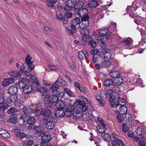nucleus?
<instances>
[{"instance_id": "obj_1", "label": "nucleus", "mask_w": 146, "mask_h": 146, "mask_svg": "<svg viewBox=\"0 0 146 146\" xmlns=\"http://www.w3.org/2000/svg\"><path fill=\"white\" fill-rule=\"evenodd\" d=\"M98 56L102 59H105L101 62V65L104 68H107L111 65V60H113V54L110 50L106 48H102L99 51Z\"/></svg>"}, {"instance_id": "obj_2", "label": "nucleus", "mask_w": 146, "mask_h": 146, "mask_svg": "<svg viewBox=\"0 0 146 146\" xmlns=\"http://www.w3.org/2000/svg\"><path fill=\"white\" fill-rule=\"evenodd\" d=\"M109 32L108 29L107 28H102L100 29L99 31V34L102 35L101 36L96 35V38L98 40L102 41L104 39V37L106 40H108V34Z\"/></svg>"}, {"instance_id": "obj_3", "label": "nucleus", "mask_w": 146, "mask_h": 146, "mask_svg": "<svg viewBox=\"0 0 146 146\" xmlns=\"http://www.w3.org/2000/svg\"><path fill=\"white\" fill-rule=\"evenodd\" d=\"M80 22V18H75L72 21V23L71 25V29L66 28V31L70 34H73L76 31V26L79 24Z\"/></svg>"}, {"instance_id": "obj_4", "label": "nucleus", "mask_w": 146, "mask_h": 146, "mask_svg": "<svg viewBox=\"0 0 146 146\" xmlns=\"http://www.w3.org/2000/svg\"><path fill=\"white\" fill-rule=\"evenodd\" d=\"M21 118L23 120V123L26 122L28 125L33 124L35 121V119L34 117L27 116L25 114H22Z\"/></svg>"}, {"instance_id": "obj_5", "label": "nucleus", "mask_w": 146, "mask_h": 146, "mask_svg": "<svg viewBox=\"0 0 146 146\" xmlns=\"http://www.w3.org/2000/svg\"><path fill=\"white\" fill-rule=\"evenodd\" d=\"M33 129L34 131V135L35 136L38 137L42 135L44 130V127L42 125H34Z\"/></svg>"}, {"instance_id": "obj_6", "label": "nucleus", "mask_w": 146, "mask_h": 146, "mask_svg": "<svg viewBox=\"0 0 146 146\" xmlns=\"http://www.w3.org/2000/svg\"><path fill=\"white\" fill-rule=\"evenodd\" d=\"M69 102H70V101ZM70 104V103L68 102H64L63 101L61 100H58L55 104V105L57 108L65 109V108L68 109L69 107H68V106Z\"/></svg>"}, {"instance_id": "obj_7", "label": "nucleus", "mask_w": 146, "mask_h": 146, "mask_svg": "<svg viewBox=\"0 0 146 146\" xmlns=\"http://www.w3.org/2000/svg\"><path fill=\"white\" fill-rule=\"evenodd\" d=\"M76 2L75 0H67L66 3V6L64 9L67 11H70L74 9V3Z\"/></svg>"}, {"instance_id": "obj_8", "label": "nucleus", "mask_w": 146, "mask_h": 146, "mask_svg": "<svg viewBox=\"0 0 146 146\" xmlns=\"http://www.w3.org/2000/svg\"><path fill=\"white\" fill-rule=\"evenodd\" d=\"M51 135L49 134L45 135L42 136L41 137V143H40V146L41 145H47L46 143H48L50 141L51 139Z\"/></svg>"}, {"instance_id": "obj_9", "label": "nucleus", "mask_w": 146, "mask_h": 146, "mask_svg": "<svg viewBox=\"0 0 146 146\" xmlns=\"http://www.w3.org/2000/svg\"><path fill=\"white\" fill-rule=\"evenodd\" d=\"M13 133L20 139L23 138L26 136V134L21 129H15L13 131Z\"/></svg>"}, {"instance_id": "obj_10", "label": "nucleus", "mask_w": 146, "mask_h": 146, "mask_svg": "<svg viewBox=\"0 0 146 146\" xmlns=\"http://www.w3.org/2000/svg\"><path fill=\"white\" fill-rule=\"evenodd\" d=\"M88 11L85 8H82L80 9L78 12V15L80 18L86 17H88L87 14Z\"/></svg>"}, {"instance_id": "obj_11", "label": "nucleus", "mask_w": 146, "mask_h": 146, "mask_svg": "<svg viewBox=\"0 0 146 146\" xmlns=\"http://www.w3.org/2000/svg\"><path fill=\"white\" fill-rule=\"evenodd\" d=\"M123 78L119 76L115 78L113 82V86H119L123 82Z\"/></svg>"}, {"instance_id": "obj_12", "label": "nucleus", "mask_w": 146, "mask_h": 146, "mask_svg": "<svg viewBox=\"0 0 146 146\" xmlns=\"http://www.w3.org/2000/svg\"><path fill=\"white\" fill-rule=\"evenodd\" d=\"M126 101L124 99L121 98L119 99L117 102H115L113 103L112 105L113 106H115V108H116L119 106L122 105L125 106L126 104Z\"/></svg>"}, {"instance_id": "obj_13", "label": "nucleus", "mask_w": 146, "mask_h": 146, "mask_svg": "<svg viewBox=\"0 0 146 146\" xmlns=\"http://www.w3.org/2000/svg\"><path fill=\"white\" fill-rule=\"evenodd\" d=\"M111 144L112 146H125L123 141L119 139L113 140Z\"/></svg>"}, {"instance_id": "obj_14", "label": "nucleus", "mask_w": 146, "mask_h": 146, "mask_svg": "<svg viewBox=\"0 0 146 146\" xmlns=\"http://www.w3.org/2000/svg\"><path fill=\"white\" fill-rule=\"evenodd\" d=\"M14 81V79L13 78H8L5 79L3 81L2 84L3 86H6L9 85L11 83H13Z\"/></svg>"}, {"instance_id": "obj_15", "label": "nucleus", "mask_w": 146, "mask_h": 146, "mask_svg": "<svg viewBox=\"0 0 146 146\" xmlns=\"http://www.w3.org/2000/svg\"><path fill=\"white\" fill-rule=\"evenodd\" d=\"M65 109L57 108L56 110L55 115L57 117H62L64 115V111Z\"/></svg>"}, {"instance_id": "obj_16", "label": "nucleus", "mask_w": 146, "mask_h": 146, "mask_svg": "<svg viewBox=\"0 0 146 146\" xmlns=\"http://www.w3.org/2000/svg\"><path fill=\"white\" fill-rule=\"evenodd\" d=\"M8 93L10 95L17 94L18 92V89L17 87L11 86L8 89Z\"/></svg>"}, {"instance_id": "obj_17", "label": "nucleus", "mask_w": 146, "mask_h": 146, "mask_svg": "<svg viewBox=\"0 0 146 146\" xmlns=\"http://www.w3.org/2000/svg\"><path fill=\"white\" fill-rule=\"evenodd\" d=\"M70 105V104L68 106V107H69V108H68V109L65 108V110L64 111V115L67 117L70 116L72 114V111L71 110L72 107Z\"/></svg>"}, {"instance_id": "obj_18", "label": "nucleus", "mask_w": 146, "mask_h": 146, "mask_svg": "<svg viewBox=\"0 0 146 146\" xmlns=\"http://www.w3.org/2000/svg\"><path fill=\"white\" fill-rule=\"evenodd\" d=\"M123 42L124 44L125 48L127 49L129 48V46H128L132 44L133 43V40L131 38L128 37L124 40Z\"/></svg>"}, {"instance_id": "obj_19", "label": "nucleus", "mask_w": 146, "mask_h": 146, "mask_svg": "<svg viewBox=\"0 0 146 146\" xmlns=\"http://www.w3.org/2000/svg\"><path fill=\"white\" fill-rule=\"evenodd\" d=\"M11 96L9 97V100L11 102H14V105H17L18 102H17L18 97L17 94L10 95Z\"/></svg>"}, {"instance_id": "obj_20", "label": "nucleus", "mask_w": 146, "mask_h": 146, "mask_svg": "<svg viewBox=\"0 0 146 146\" xmlns=\"http://www.w3.org/2000/svg\"><path fill=\"white\" fill-rule=\"evenodd\" d=\"M84 5V3L81 0H78L76 1L74 3V9H78L81 8Z\"/></svg>"}, {"instance_id": "obj_21", "label": "nucleus", "mask_w": 146, "mask_h": 146, "mask_svg": "<svg viewBox=\"0 0 146 146\" xmlns=\"http://www.w3.org/2000/svg\"><path fill=\"white\" fill-rule=\"evenodd\" d=\"M24 78H21L19 81V82L17 83L16 84L17 87L20 89H23V88L25 86V84L24 81H23Z\"/></svg>"}, {"instance_id": "obj_22", "label": "nucleus", "mask_w": 146, "mask_h": 146, "mask_svg": "<svg viewBox=\"0 0 146 146\" xmlns=\"http://www.w3.org/2000/svg\"><path fill=\"white\" fill-rule=\"evenodd\" d=\"M8 74L10 76L15 77L19 78L21 76V74L20 73L14 70L8 72Z\"/></svg>"}, {"instance_id": "obj_23", "label": "nucleus", "mask_w": 146, "mask_h": 146, "mask_svg": "<svg viewBox=\"0 0 146 146\" xmlns=\"http://www.w3.org/2000/svg\"><path fill=\"white\" fill-rule=\"evenodd\" d=\"M134 3L133 4L132 6H130L127 7V11L128 13H133L138 8V6H137L135 7L133 5Z\"/></svg>"}, {"instance_id": "obj_24", "label": "nucleus", "mask_w": 146, "mask_h": 146, "mask_svg": "<svg viewBox=\"0 0 146 146\" xmlns=\"http://www.w3.org/2000/svg\"><path fill=\"white\" fill-rule=\"evenodd\" d=\"M33 109L32 107L30 106H27L24 107L22 109V110L24 112V114L26 115L27 113L33 112Z\"/></svg>"}, {"instance_id": "obj_25", "label": "nucleus", "mask_w": 146, "mask_h": 146, "mask_svg": "<svg viewBox=\"0 0 146 146\" xmlns=\"http://www.w3.org/2000/svg\"><path fill=\"white\" fill-rule=\"evenodd\" d=\"M0 135L3 137L7 138H9L10 137V135L7 131L3 129L0 128Z\"/></svg>"}, {"instance_id": "obj_26", "label": "nucleus", "mask_w": 146, "mask_h": 146, "mask_svg": "<svg viewBox=\"0 0 146 146\" xmlns=\"http://www.w3.org/2000/svg\"><path fill=\"white\" fill-rule=\"evenodd\" d=\"M98 5V2L95 0L90 1H89L88 3V7L92 8L97 7Z\"/></svg>"}, {"instance_id": "obj_27", "label": "nucleus", "mask_w": 146, "mask_h": 146, "mask_svg": "<svg viewBox=\"0 0 146 146\" xmlns=\"http://www.w3.org/2000/svg\"><path fill=\"white\" fill-rule=\"evenodd\" d=\"M101 137L104 140L107 141H110L111 140V137L108 133H103L101 135Z\"/></svg>"}, {"instance_id": "obj_28", "label": "nucleus", "mask_w": 146, "mask_h": 146, "mask_svg": "<svg viewBox=\"0 0 146 146\" xmlns=\"http://www.w3.org/2000/svg\"><path fill=\"white\" fill-rule=\"evenodd\" d=\"M85 50L83 49L82 51L78 53V56L81 60H83L84 57L85 58L88 56V54L87 53L85 54Z\"/></svg>"}, {"instance_id": "obj_29", "label": "nucleus", "mask_w": 146, "mask_h": 146, "mask_svg": "<svg viewBox=\"0 0 146 146\" xmlns=\"http://www.w3.org/2000/svg\"><path fill=\"white\" fill-rule=\"evenodd\" d=\"M23 92L25 94H28L31 92L32 91L31 87L26 84L23 90Z\"/></svg>"}, {"instance_id": "obj_30", "label": "nucleus", "mask_w": 146, "mask_h": 146, "mask_svg": "<svg viewBox=\"0 0 146 146\" xmlns=\"http://www.w3.org/2000/svg\"><path fill=\"white\" fill-rule=\"evenodd\" d=\"M119 111L120 114L123 115L127 113V109L125 106L122 105L120 106Z\"/></svg>"}, {"instance_id": "obj_31", "label": "nucleus", "mask_w": 146, "mask_h": 146, "mask_svg": "<svg viewBox=\"0 0 146 146\" xmlns=\"http://www.w3.org/2000/svg\"><path fill=\"white\" fill-rule=\"evenodd\" d=\"M106 124H100L97 127L98 131L100 133H103L106 131Z\"/></svg>"}, {"instance_id": "obj_32", "label": "nucleus", "mask_w": 146, "mask_h": 146, "mask_svg": "<svg viewBox=\"0 0 146 146\" xmlns=\"http://www.w3.org/2000/svg\"><path fill=\"white\" fill-rule=\"evenodd\" d=\"M123 117H124V120L126 122H129L133 120V118L131 117V115L129 113L125 114Z\"/></svg>"}, {"instance_id": "obj_33", "label": "nucleus", "mask_w": 146, "mask_h": 146, "mask_svg": "<svg viewBox=\"0 0 146 146\" xmlns=\"http://www.w3.org/2000/svg\"><path fill=\"white\" fill-rule=\"evenodd\" d=\"M89 19L88 17H86L82 18L81 20L83 24L85 25L86 27H88L89 24L88 20Z\"/></svg>"}, {"instance_id": "obj_34", "label": "nucleus", "mask_w": 146, "mask_h": 146, "mask_svg": "<svg viewBox=\"0 0 146 146\" xmlns=\"http://www.w3.org/2000/svg\"><path fill=\"white\" fill-rule=\"evenodd\" d=\"M52 115L51 111L47 110L43 111L42 113V115L43 117L47 116L48 117H50Z\"/></svg>"}, {"instance_id": "obj_35", "label": "nucleus", "mask_w": 146, "mask_h": 146, "mask_svg": "<svg viewBox=\"0 0 146 146\" xmlns=\"http://www.w3.org/2000/svg\"><path fill=\"white\" fill-rule=\"evenodd\" d=\"M113 84V81L111 78L107 79L104 82V84L106 87H109Z\"/></svg>"}, {"instance_id": "obj_36", "label": "nucleus", "mask_w": 146, "mask_h": 146, "mask_svg": "<svg viewBox=\"0 0 146 146\" xmlns=\"http://www.w3.org/2000/svg\"><path fill=\"white\" fill-rule=\"evenodd\" d=\"M54 127V123L53 121H52L48 122L46 125V127L49 129H52Z\"/></svg>"}, {"instance_id": "obj_37", "label": "nucleus", "mask_w": 146, "mask_h": 146, "mask_svg": "<svg viewBox=\"0 0 146 146\" xmlns=\"http://www.w3.org/2000/svg\"><path fill=\"white\" fill-rule=\"evenodd\" d=\"M56 81H58L57 84H58L59 87L63 86L66 84L65 81L61 79V78L59 77L57 80Z\"/></svg>"}, {"instance_id": "obj_38", "label": "nucleus", "mask_w": 146, "mask_h": 146, "mask_svg": "<svg viewBox=\"0 0 146 146\" xmlns=\"http://www.w3.org/2000/svg\"><path fill=\"white\" fill-rule=\"evenodd\" d=\"M80 33L81 35H86L89 34L90 32L89 30L87 29H81L80 31Z\"/></svg>"}, {"instance_id": "obj_39", "label": "nucleus", "mask_w": 146, "mask_h": 146, "mask_svg": "<svg viewBox=\"0 0 146 146\" xmlns=\"http://www.w3.org/2000/svg\"><path fill=\"white\" fill-rule=\"evenodd\" d=\"M110 75L112 78H116L120 76V74L119 71H115L111 72L110 74Z\"/></svg>"}, {"instance_id": "obj_40", "label": "nucleus", "mask_w": 146, "mask_h": 146, "mask_svg": "<svg viewBox=\"0 0 146 146\" xmlns=\"http://www.w3.org/2000/svg\"><path fill=\"white\" fill-rule=\"evenodd\" d=\"M82 40L85 42H89L90 40L92 39V38H91V37L88 34L82 36Z\"/></svg>"}, {"instance_id": "obj_41", "label": "nucleus", "mask_w": 146, "mask_h": 146, "mask_svg": "<svg viewBox=\"0 0 146 146\" xmlns=\"http://www.w3.org/2000/svg\"><path fill=\"white\" fill-rule=\"evenodd\" d=\"M56 18L57 20L62 21L63 19L62 15L59 10H57L56 12Z\"/></svg>"}, {"instance_id": "obj_42", "label": "nucleus", "mask_w": 146, "mask_h": 146, "mask_svg": "<svg viewBox=\"0 0 146 146\" xmlns=\"http://www.w3.org/2000/svg\"><path fill=\"white\" fill-rule=\"evenodd\" d=\"M99 96H97L96 97V99L98 100L99 104L102 106H103L105 104V100L106 99L102 98H99Z\"/></svg>"}, {"instance_id": "obj_43", "label": "nucleus", "mask_w": 146, "mask_h": 146, "mask_svg": "<svg viewBox=\"0 0 146 146\" xmlns=\"http://www.w3.org/2000/svg\"><path fill=\"white\" fill-rule=\"evenodd\" d=\"M113 90L114 93L117 94L116 97L118 98H119V94L120 92V88L117 86H115Z\"/></svg>"}, {"instance_id": "obj_44", "label": "nucleus", "mask_w": 146, "mask_h": 146, "mask_svg": "<svg viewBox=\"0 0 146 146\" xmlns=\"http://www.w3.org/2000/svg\"><path fill=\"white\" fill-rule=\"evenodd\" d=\"M64 91L65 93L70 96L73 97L74 95V93L69 89L67 88H64Z\"/></svg>"}, {"instance_id": "obj_45", "label": "nucleus", "mask_w": 146, "mask_h": 146, "mask_svg": "<svg viewBox=\"0 0 146 146\" xmlns=\"http://www.w3.org/2000/svg\"><path fill=\"white\" fill-rule=\"evenodd\" d=\"M143 18L139 16L136 17V18L134 19V22L137 24H139L140 22L142 21Z\"/></svg>"}, {"instance_id": "obj_46", "label": "nucleus", "mask_w": 146, "mask_h": 146, "mask_svg": "<svg viewBox=\"0 0 146 146\" xmlns=\"http://www.w3.org/2000/svg\"><path fill=\"white\" fill-rule=\"evenodd\" d=\"M1 102H0V109H3V110H4L8 108L9 106L8 104Z\"/></svg>"}, {"instance_id": "obj_47", "label": "nucleus", "mask_w": 146, "mask_h": 146, "mask_svg": "<svg viewBox=\"0 0 146 146\" xmlns=\"http://www.w3.org/2000/svg\"><path fill=\"white\" fill-rule=\"evenodd\" d=\"M58 81H56L55 82L52 86L51 89L53 91H56L58 90L59 87L57 84Z\"/></svg>"}, {"instance_id": "obj_48", "label": "nucleus", "mask_w": 146, "mask_h": 146, "mask_svg": "<svg viewBox=\"0 0 146 146\" xmlns=\"http://www.w3.org/2000/svg\"><path fill=\"white\" fill-rule=\"evenodd\" d=\"M50 101L53 103L56 102L58 100V97L55 95H51L50 96Z\"/></svg>"}, {"instance_id": "obj_49", "label": "nucleus", "mask_w": 146, "mask_h": 146, "mask_svg": "<svg viewBox=\"0 0 146 146\" xmlns=\"http://www.w3.org/2000/svg\"><path fill=\"white\" fill-rule=\"evenodd\" d=\"M18 111V110L13 107H12L10 109H8L7 111V113L8 114H11L17 112Z\"/></svg>"}, {"instance_id": "obj_50", "label": "nucleus", "mask_w": 146, "mask_h": 146, "mask_svg": "<svg viewBox=\"0 0 146 146\" xmlns=\"http://www.w3.org/2000/svg\"><path fill=\"white\" fill-rule=\"evenodd\" d=\"M34 142L33 140H29L25 142L23 144V146H31L33 144Z\"/></svg>"}, {"instance_id": "obj_51", "label": "nucleus", "mask_w": 146, "mask_h": 146, "mask_svg": "<svg viewBox=\"0 0 146 146\" xmlns=\"http://www.w3.org/2000/svg\"><path fill=\"white\" fill-rule=\"evenodd\" d=\"M38 91L42 93V96H44V93L46 92L47 89L45 87H42L39 88Z\"/></svg>"}, {"instance_id": "obj_52", "label": "nucleus", "mask_w": 146, "mask_h": 146, "mask_svg": "<svg viewBox=\"0 0 146 146\" xmlns=\"http://www.w3.org/2000/svg\"><path fill=\"white\" fill-rule=\"evenodd\" d=\"M28 67L27 64H23L21 67V70L22 72H26L28 70Z\"/></svg>"}, {"instance_id": "obj_53", "label": "nucleus", "mask_w": 146, "mask_h": 146, "mask_svg": "<svg viewBox=\"0 0 146 146\" xmlns=\"http://www.w3.org/2000/svg\"><path fill=\"white\" fill-rule=\"evenodd\" d=\"M41 106L40 102H38L35 104L31 103V106L32 108H39Z\"/></svg>"}, {"instance_id": "obj_54", "label": "nucleus", "mask_w": 146, "mask_h": 146, "mask_svg": "<svg viewBox=\"0 0 146 146\" xmlns=\"http://www.w3.org/2000/svg\"><path fill=\"white\" fill-rule=\"evenodd\" d=\"M136 132L137 134L139 135H141L144 133V131L143 129L139 128H137L136 130Z\"/></svg>"}, {"instance_id": "obj_55", "label": "nucleus", "mask_w": 146, "mask_h": 146, "mask_svg": "<svg viewBox=\"0 0 146 146\" xmlns=\"http://www.w3.org/2000/svg\"><path fill=\"white\" fill-rule=\"evenodd\" d=\"M88 44L92 48H95L96 46V42L92 40V39L90 40Z\"/></svg>"}, {"instance_id": "obj_56", "label": "nucleus", "mask_w": 146, "mask_h": 146, "mask_svg": "<svg viewBox=\"0 0 146 146\" xmlns=\"http://www.w3.org/2000/svg\"><path fill=\"white\" fill-rule=\"evenodd\" d=\"M42 110L33 109V113H35L36 116H40L42 114Z\"/></svg>"}, {"instance_id": "obj_57", "label": "nucleus", "mask_w": 146, "mask_h": 146, "mask_svg": "<svg viewBox=\"0 0 146 146\" xmlns=\"http://www.w3.org/2000/svg\"><path fill=\"white\" fill-rule=\"evenodd\" d=\"M31 56L29 55H27L25 59L27 64L30 63L31 64V63H33V62L31 61Z\"/></svg>"}, {"instance_id": "obj_58", "label": "nucleus", "mask_w": 146, "mask_h": 146, "mask_svg": "<svg viewBox=\"0 0 146 146\" xmlns=\"http://www.w3.org/2000/svg\"><path fill=\"white\" fill-rule=\"evenodd\" d=\"M82 106V109L83 111H86L88 109V107L85 105L84 102H83L82 103V104H81Z\"/></svg>"}, {"instance_id": "obj_59", "label": "nucleus", "mask_w": 146, "mask_h": 146, "mask_svg": "<svg viewBox=\"0 0 146 146\" xmlns=\"http://www.w3.org/2000/svg\"><path fill=\"white\" fill-rule=\"evenodd\" d=\"M29 80L32 83H34V81L36 82L37 80V78L34 76H31L29 78Z\"/></svg>"}, {"instance_id": "obj_60", "label": "nucleus", "mask_w": 146, "mask_h": 146, "mask_svg": "<svg viewBox=\"0 0 146 146\" xmlns=\"http://www.w3.org/2000/svg\"><path fill=\"white\" fill-rule=\"evenodd\" d=\"M4 92L3 90H0V102H2L4 101L3 98Z\"/></svg>"}, {"instance_id": "obj_61", "label": "nucleus", "mask_w": 146, "mask_h": 146, "mask_svg": "<svg viewBox=\"0 0 146 146\" xmlns=\"http://www.w3.org/2000/svg\"><path fill=\"white\" fill-rule=\"evenodd\" d=\"M33 90H34L35 91H38L39 89V85L38 84H33L32 85V86L31 87Z\"/></svg>"}, {"instance_id": "obj_62", "label": "nucleus", "mask_w": 146, "mask_h": 146, "mask_svg": "<svg viewBox=\"0 0 146 146\" xmlns=\"http://www.w3.org/2000/svg\"><path fill=\"white\" fill-rule=\"evenodd\" d=\"M101 49L99 50H98L95 49H93L90 51V53L93 56L94 55H95L98 54V52Z\"/></svg>"}, {"instance_id": "obj_63", "label": "nucleus", "mask_w": 146, "mask_h": 146, "mask_svg": "<svg viewBox=\"0 0 146 146\" xmlns=\"http://www.w3.org/2000/svg\"><path fill=\"white\" fill-rule=\"evenodd\" d=\"M117 118L118 122L119 123H121L124 120V117H122L120 114H119L117 116Z\"/></svg>"}, {"instance_id": "obj_64", "label": "nucleus", "mask_w": 146, "mask_h": 146, "mask_svg": "<svg viewBox=\"0 0 146 146\" xmlns=\"http://www.w3.org/2000/svg\"><path fill=\"white\" fill-rule=\"evenodd\" d=\"M109 99L110 102V103L111 105V107L113 108H115V106H113L112 105L113 104V103L112 104V103L114 101H115V98H114V97H111Z\"/></svg>"}]
</instances>
